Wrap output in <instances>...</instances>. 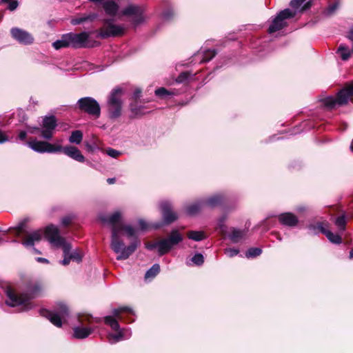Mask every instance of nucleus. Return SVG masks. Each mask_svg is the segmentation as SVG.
<instances>
[{
    "mask_svg": "<svg viewBox=\"0 0 353 353\" xmlns=\"http://www.w3.org/2000/svg\"><path fill=\"white\" fill-rule=\"evenodd\" d=\"M97 15L96 14H90L84 15L83 17H77L71 20V23L74 26L81 24L87 21H93L96 19Z\"/></svg>",
    "mask_w": 353,
    "mask_h": 353,
    "instance_id": "obj_32",
    "label": "nucleus"
},
{
    "mask_svg": "<svg viewBox=\"0 0 353 353\" xmlns=\"http://www.w3.org/2000/svg\"><path fill=\"white\" fill-rule=\"evenodd\" d=\"M146 249L149 250H153L154 249H157L158 254L159 256H163V254L161 251V240L154 243H145Z\"/></svg>",
    "mask_w": 353,
    "mask_h": 353,
    "instance_id": "obj_37",
    "label": "nucleus"
},
{
    "mask_svg": "<svg viewBox=\"0 0 353 353\" xmlns=\"http://www.w3.org/2000/svg\"><path fill=\"white\" fill-rule=\"evenodd\" d=\"M123 90L120 88H116L112 90L108 100V111L111 119H117L120 117L122 109L121 97Z\"/></svg>",
    "mask_w": 353,
    "mask_h": 353,
    "instance_id": "obj_6",
    "label": "nucleus"
},
{
    "mask_svg": "<svg viewBox=\"0 0 353 353\" xmlns=\"http://www.w3.org/2000/svg\"><path fill=\"white\" fill-rule=\"evenodd\" d=\"M339 7V3H334L332 5H330L325 10V14L326 15H331L336 10V9L338 8Z\"/></svg>",
    "mask_w": 353,
    "mask_h": 353,
    "instance_id": "obj_46",
    "label": "nucleus"
},
{
    "mask_svg": "<svg viewBox=\"0 0 353 353\" xmlns=\"http://www.w3.org/2000/svg\"><path fill=\"white\" fill-rule=\"evenodd\" d=\"M69 256L71 261H77V263H79L82 260V255L77 250L73 252H71L70 250L69 252Z\"/></svg>",
    "mask_w": 353,
    "mask_h": 353,
    "instance_id": "obj_40",
    "label": "nucleus"
},
{
    "mask_svg": "<svg viewBox=\"0 0 353 353\" xmlns=\"http://www.w3.org/2000/svg\"><path fill=\"white\" fill-rule=\"evenodd\" d=\"M262 252L261 249L259 248H251L245 253L247 258L256 257L259 256Z\"/></svg>",
    "mask_w": 353,
    "mask_h": 353,
    "instance_id": "obj_38",
    "label": "nucleus"
},
{
    "mask_svg": "<svg viewBox=\"0 0 353 353\" xmlns=\"http://www.w3.org/2000/svg\"><path fill=\"white\" fill-rule=\"evenodd\" d=\"M222 194H216L210 196L206 199H203L205 208H214L222 203L223 201Z\"/></svg>",
    "mask_w": 353,
    "mask_h": 353,
    "instance_id": "obj_23",
    "label": "nucleus"
},
{
    "mask_svg": "<svg viewBox=\"0 0 353 353\" xmlns=\"http://www.w3.org/2000/svg\"><path fill=\"white\" fill-rule=\"evenodd\" d=\"M88 1L90 2H93V3H103L104 0H88Z\"/></svg>",
    "mask_w": 353,
    "mask_h": 353,
    "instance_id": "obj_59",
    "label": "nucleus"
},
{
    "mask_svg": "<svg viewBox=\"0 0 353 353\" xmlns=\"http://www.w3.org/2000/svg\"><path fill=\"white\" fill-rule=\"evenodd\" d=\"M43 290V285L39 281L29 283L24 294H18L12 289L8 288L6 292L7 299L6 303L10 307L23 305V309L28 310L32 307L30 300L38 296Z\"/></svg>",
    "mask_w": 353,
    "mask_h": 353,
    "instance_id": "obj_3",
    "label": "nucleus"
},
{
    "mask_svg": "<svg viewBox=\"0 0 353 353\" xmlns=\"http://www.w3.org/2000/svg\"><path fill=\"white\" fill-rule=\"evenodd\" d=\"M121 232H123V231L125 232V233L128 237H134V238L133 241H134L135 240L139 241L137 238V230H136L132 225L122 224L121 225Z\"/></svg>",
    "mask_w": 353,
    "mask_h": 353,
    "instance_id": "obj_30",
    "label": "nucleus"
},
{
    "mask_svg": "<svg viewBox=\"0 0 353 353\" xmlns=\"http://www.w3.org/2000/svg\"><path fill=\"white\" fill-rule=\"evenodd\" d=\"M125 28L123 26L116 25L112 19L103 20V26L99 29L97 37L106 39L111 37H119L123 34Z\"/></svg>",
    "mask_w": 353,
    "mask_h": 353,
    "instance_id": "obj_9",
    "label": "nucleus"
},
{
    "mask_svg": "<svg viewBox=\"0 0 353 353\" xmlns=\"http://www.w3.org/2000/svg\"><path fill=\"white\" fill-rule=\"evenodd\" d=\"M141 91L139 89L136 90L134 92V97H136V98L139 97V94H141Z\"/></svg>",
    "mask_w": 353,
    "mask_h": 353,
    "instance_id": "obj_57",
    "label": "nucleus"
},
{
    "mask_svg": "<svg viewBox=\"0 0 353 353\" xmlns=\"http://www.w3.org/2000/svg\"><path fill=\"white\" fill-rule=\"evenodd\" d=\"M183 240V236L177 230H172L170 235L161 240V251L164 254L169 252L172 248Z\"/></svg>",
    "mask_w": 353,
    "mask_h": 353,
    "instance_id": "obj_14",
    "label": "nucleus"
},
{
    "mask_svg": "<svg viewBox=\"0 0 353 353\" xmlns=\"http://www.w3.org/2000/svg\"><path fill=\"white\" fill-rule=\"evenodd\" d=\"M24 223H20L17 227L16 228V232L17 234L19 235L21 232H22L23 228H24Z\"/></svg>",
    "mask_w": 353,
    "mask_h": 353,
    "instance_id": "obj_53",
    "label": "nucleus"
},
{
    "mask_svg": "<svg viewBox=\"0 0 353 353\" xmlns=\"http://www.w3.org/2000/svg\"><path fill=\"white\" fill-rule=\"evenodd\" d=\"M37 261L41 263H48V260L45 258L38 257Z\"/></svg>",
    "mask_w": 353,
    "mask_h": 353,
    "instance_id": "obj_55",
    "label": "nucleus"
},
{
    "mask_svg": "<svg viewBox=\"0 0 353 353\" xmlns=\"http://www.w3.org/2000/svg\"><path fill=\"white\" fill-rule=\"evenodd\" d=\"M12 37L19 43L29 45L33 43L34 38L28 32L19 28L10 30Z\"/></svg>",
    "mask_w": 353,
    "mask_h": 353,
    "instance_id": "obj_19",
    "label": "nucleus"
},
{
    "mask_svg": "<svg viewBox=\"0 0 353 353\" xmlns=\"http://www.w3.org/2000/svg\"><path fill=\"white\" fill-rule=\"evenodd\" d=\"M43 236L41 230H37L28 234L26 238L23 241V245L26 247H30L34 245L35 242H39Z\"/></svg>",
    "mask_w": 353,
    "mask_h": 353,
    "instance_id": "obj_22",
    "label": "nucleus"
},
{
    "mask_svg": "<svg viewBox=\"0 0 353 353\" xmlns=\"http://www.w3.org/2000/svg\"><path fill=\"white\" fill-rule=\"evenodd\" d=\"M102 222L111 225V242L110 248L114 253L117 254V260H125L130 257L132 253L140 245V241L135 240L128 246H125L124 242L121 239L122 223L120 222L121 213L119 211L114 212L109 216H101L100 217Z\"/></svg>",
    "mask_w": 353,
    "mask_h": 353,
    "instance_id": "obj_1",
    "label": "nucleus"
},
{
    "mask_svg": "<svg viewBox=\"0 0 353 353\" xmlns=\"http://www.w3.org/2000/svg\"><path fill=\"white\" fill-rule=\"evenodd\" d=\"M278 219L281 224L289 227H294L299 222L298 218L291 212L280 214Z\"/></svg>",
    "mask_w": 353,
    "mask_h": 353,
    "instance_id": "obj_21",
    "label": "nucleus"
},
{
    "mask_svg": "<svg viewBox=\"0 0 353 353\" xmlns=\"http://www.w3.org/2000/svg\"><path fill=\"white\" fill-rule=\"evenodd\" d=\"M100 318H94L89 314H82L78 316L79 324L72 328V337L77 339H83L88 337L94 330L90 326L92 323L101 322Z\"/></svg>",
    "mask_w": 353,
    "mask_h": 353,
    "instance_id": "obj_5",
    "label": "nucleus"
},
{
    "mask_svg": "<svg viewBox=\"0 0 353 353\" xmlns=\"http://www.w3.org/2000/svg\"><path fill=\"white\" fill-rule=\"evenodd\" d=\"M305 1L306 0H292L290 5L294 9L292 11L296 12V14L300 7Z\"/></svg>",
    "mask_w": 353,
    "mask_h": 353,
    "instance_id": "obj_44",
    "label": "nucleus"
},
{
    "mask_svg": "<svg viewBox=\"0 0 353 353\" xmlns=\"http://www.w3.org/2000/svg\"><path fill=\"white\" fill-rule=\"evenodd\" d=\"M298 210H299V211H300V212H302V211H304V210H305V208H304L301 207V208H298Z\"/></svg>",
    "mask_w": 353,
    "mask_h": 353,
    "instance_id": "obj_63",
    "label": "nucleus"
},
{
    "mask_svg": "<svg viewBox=\"0 0 353 353\" xmlns=\"http://www.w3.org/2000/svg\"><path fill=\"white\" fill-rule=\"evenodd\" d=\"M216 54V52L215 50H201L196 54V56H201L202 59L200 61V63H205L210 61Z\"/></svg>",
    "mask_w": 353,
    "mask_h": 353,
    "instance_id": "obj_28",
    "label": "nucleus"
},
{
    "mask_svg": "<svg viewBox=\"0 0 353 353\" xmlns=\"http://www.w3.org/2000/svg\"><path fill=\"white\" fill-rule=\"evenodd\" d=\"M61 152L64 153L68 157L78 162L83 163L85 161L84 156L81 154V151L74 146L68 145L62 147L61 145Z\"/></svg>",
    "mask_w": 353,
    "mask_h": 353,
    "instance_id": "obj_20",
    "label": "nucleus"
},
{
    "mask_svg": "<svg viewBox=\"0 0 353 353\" xmlns=\"http://www.w3.org/2000/svg\"><path fill=\"white\" fill-rule=\"evenodd\" d=\"M173 15H174V11L171 8L164 11L162 14L163 18L166 20L170 19Z\"/></svg>",
    "mask_w": 353,
    "mask_h": 353,
    "instance_id": "obj_49",
    "label": "nucleus"
},
{
    "mask_svg": "<svg viewBox=\"0 0 353 353\" xmlns=\"http://www.w3.org/2000/svg\"><path fill=\"white\" fill-rule=\"evenodd\" d=\"M138 225L139 227V229L142 231L145 230L148 228V223L143 219H139L138 221Z\"/></svg>",
    "mask_w": 353,
    "mask_h": 353,
    "instance_id": "obj_51",
    "label": "nucleus"
},
{
    "mask_svg": "<svg viewBox=\"0 0 353 353\" xmlns=\"http://www.w3.org/2000/svg\"><path fill=\"white\" fill-rule=\"evenodd\" d=\"M103 8L108 15L112 17L116 15L119 10V6L116 3L115 0H104Z\"/></svg>",
    "mask_w": 353,
    "mask_h": 353,
    "instance_id": "obj_26",
    "label": "nucleus"
},
{
    "mask_svg": "<svg viewBox=\"0 0 353 353\" xmlns=\"http://www.w3.org/2000/svg\"><path fill=\"white\" fill-rule=\"evenodd\" d=\"M27 145L34 152L39 153H57L61 152L60 144H52L44 141L33 139L29 141Z\"/></svg>",
    "mask_w": 353,
    "mask_h": 353,
    "instance_id": "obj_11",
    "label": "nucleus"
},
{
    "mask_svg": "<svg viewBox=\"0 0 353 353\" xmlns=\"http://www.w3.org/2000/svg\"><path fill=\"white\" fill-rule=\"evenodd\" d=\"M190 76V73L189 72H181L177 77L176 81L177 83H183L185 81L189 78Z\"/></svg>",
    "mask_w": 353,
    "mask_h": 353,
    "instance_id": "obj_45",
    "label": "nucleus"
},
{
    "mask_svg": "<svg viewBox=\"0 0 353 353\" xmlns=\"http://www.w3.org/2000/svg\"><path fill=\"white\" fill-rule=\"evenodd\" d=\"M337 53L341 56L343 61H347L351 57V51L343 44H341L337 50Z\"/></svg>",
    "mask_w": 353,
    "mask_h": 353,
    "instance_id": "obj_33",
    "label": "nucleus"
},
{
    "mask_svg": "<svg viewBox=\"0 0 353 353\" xmlns=\"http://www.w3.org/2000/svg\"><path fill=\"white\" fill-rule=\"evenodd\" d=\"M107 182L109 184H113L115 182V179L114 178H109V179H107Z\"/></svg>",
    "mask_w": 353,
    "mask_h": 353,
    "instance_id": "obj_56",
    "label": "nucleus"
},
{
    "mask_svg": "<svg viewBox=\"0 0 353 353\" xmlns=\"http://www.w3.org/2000/svg\"><path fill=\"white\" fill-rule=\"evenodd\" d=\"M239 251L235 248H227L225 250V254L229 257H233L239 254Z\"/></svg>",
    "mask_w": 353,
    "mask_h": 353,
    "instance_id": "obj_47",
    "label": "nucleus"
},
{
    "mask_svg": "<svg viewBox=\"0 0 353 353\" xmlns=\"http://www.w3.org/2000/svg\"><path fill=\"white\" fill-rule=\"evenodd\" d=\"M336 225L339 228L340 230L344 231L345 229L346 220L344 215L340 216L336 218L335 221Z\"/></svg>",
    "mask_w": 353,
    "mask_h": 353,
    "instance_id": "obj_39",
    "label": "nucleus"
},
{
    "mask_svg": "<svg viewBox=\"0 0 353 353\" xmlns=\"http://www.w3.org/2000/svg\"><path fill=\"white\" fill-rule=\"evenodd\" d=\"M73 219V215H68L61 219V223L64 226H68L71 223Z\"/></svg>",
    "mask_w": 353,
    "mask_h": 353,
    "instance_id": "obj_48",
    "label": "nucleus"
},
{
    "mask_svg": "<svg viewBox=\"0 0 353 353\" xmlns=\"http://www.w3.org/2000/svg\"><path fill=\"white\" fill-rule=\"evenodd\" d=\"M124 314L128 316L134 315V312L128 307H121L112 310V315L104 317V322L109 325L116 333H110L108 335V342L113 344L119 341L128 339L131 335V331L128 329H121L118 323V320L123 319Z\"/></svg>",
    "mask_w": 353,
    "mask_h": 353,
    "instance_id": "obj_2",
    "label": "nucleus"
},
{
    "mask_svg": "<svg viewBox=\"0 0 353 353\" xmlns=\"http://www.w3.org/2000/svg\"><path fill=\"white\" fill-rule=\"evenodd\" d=\"M77 105L79 108L90 115L99 117L101 108L99 103L92 97H83L78 100Z\"/></svg>",
    "mask_w": 353,
    "mask_h": 353,
    "instance_id": "obj_12",
    "label": "nucleus"
},
{
    "mask_svg": "<svg viewBox=\"0 0 353 353\" xmlns=\"http://www.w3.org/2000/svg\"><path fill=\"white\" fill-rule=\"evenodd\" d=\"M27 136V133L26 131H21L19 134V139L21 141H23L26 139Z\"/></svg>",
    "mask_w": 353,
    "mask_h": 353,
    "instance_id": "obj_54",
    "label": "nucleus"
},
{
    "mask_svg": "<svg viewBox=\"0 0 353 353\" xmlns=\"http://www.w3.org/2000/svg\"><path fill=\"white\" fill-rule=\"evenodd\" d=\"M52 46L56 49L59 50L62 48L70 47V41L68 36V33L63 34L60 39L57 40L52 43Z\"/></svg>",
    "mask_w": 353,
    "mask_h": 353,
    "instance_id": "obj_29",
    "label": "nucleus"
},
{
    "mask_svg": "<svg viewBox=\"0 0 353 353\" xmlns=\"http://www.w3.org/2000/svg\"><path fill=\"white\" fill-rule=\"evenodd\" d=\"M191 261L196 265H201L204 262L203 256L200 253H197L194 254V256L192 257Z\"/></svg>",
    "mask_w": 353,
    "mask_h": 353,
    "instance_id": "obj_42",
    "label": "nucleus"
},
{
    "mask_svg": "<svg viewBox=\"0 0 353 353\" xmlns=\"http://www.w3.org/2000/svg\"><path fill=\"white\" fill-rule=\"evenodd\" d=\"M43 234L52 245L62 248L64 258L61 261V264L68 265L71 261L69 252L72 246L63 237L60 236L58 228L54 225H50L46 227Z\"/></svg>",
    "mask_w": 353,
    "mask_h": 353,
    "instance_id": "obj_4",
    "label": "nucleus"
},
{
    "mask_svg": "<svg viewBox=\"0 0 353 353\" xmlns=\"http://www.w3.org/2000/svg\"><path fill=\"white\" fill-rule=\"evenodd\" d=\"M86 146H87V148H88V150H93L92 147L90 145L88 144Z\"/></svg>",
    "mask_w": 353,
    "mask_h": 353,
    "instance_id": "obj_62",
    "label": "nucleus"
},
{
    "mask_svg": "<svg viewBox=\"0 0 353 353\" xmlns=\"http://www.w3.org/2000/svg\"><path fill=\"white\" fill-rule=\"evenodd\" d=\"M122 14L130 18L134 25H139L145 20L143 10L137 6L130 5L122 10Z\"/></svg>",
    "mask_w": 353,
    "mask_h": 353,
    "instance_id": "obj_16",
    "label": "nucleus"
},
{
    "mask_svg": "<svg viewBox=\"0 0 353 353\" xmlns=\"http://www.w3.org/2000/svg\"><path fill=\"white\" fill-rule=\"evenodd\" d=\"M70 46L74 48H90L93 47L89 39L90 34L87 32L80 33H68Z\"/></svg>",
    "mask_w": 353,
    "mask_h": 353,
    "instance_id": "obj_13",
    "label": "nucleus"
},
{
    "mask_svg": "<svg viewBox=\"0 0 353 353\" xmlns=\"http://www.w3.org/2000/svg\"><path fill=\"white\" fill-rule=\"evenodd\" d=\"M187 236L190 239L195 241H200L206 239V236L203 231L190 230L188 232Z\"/></svg>",
    "mask_w": 353,
    "mask_h": 353,
    "instance_id": "obj_31",
    "label": "nucleus"
},
{
    "mask_svg": "<svg viewBox=\"0 0 353 353\" xmlns=\"http://www.w3.org/2000/svg\"><path fill=\"white\" fill-rule=\"evenodd\" d=\"M348 37L351 41H353V28L350 30Z\"/></svg>",
    "mask_w": 353,
    "mask_h": 353,
    "instance_id": "obj_58",
    "label": "nucleus"
},
{
    "mask_svg": "<svg viewBox=\"0 0 353 353\" xmlns=\"http://www.w3.org/2000/svg\"><path fill=\"white\" fill-rule=\"evenodd\" d=\"M353 97V82L340 90L336 98L328 97L323 100V104L328 108H333L336 104L344 105L350 97Z\"/></svg>",
    "mask_w": 353,
    "mask_h": 353,
    "instance_id": "obj_8",
    "label": "nucleus"
},
{
    "mask_svg": "<svg viewBox=\"0 0 353 353\" xmlns=\"http://www.w3.org/2000/svg\"><path fill=\"white\" fill-rule=\"evenodd\" d=\"M122 14L130 18L134 25H139L145 20L143 10L137 6L130 5L122 10Z\"/></svg>",
    "mask_w": 353,
    "mask_h": 353,
    "instance_id": "obj_15",
    "label": "nucleus"
},
{
    "mask_svg": "<svg viewBox=\"0 0 353 353\" xmlns=\"http://www.w3.org/2000/svg\"><path fill=\"white\" fill-rule=\"evenodd\" d=\"M350 258L353 259V248L350 252Z\"/></svg>",
    "mask_w": 353,
    "mask_h": 353,
    "instance_id": "obj_61",
    "label": "nucleus"
},
{
    "mask_svg": "<svg viewBox=\"0 0 353 353\" xmlns=\"http://www.w3.org/2000/svg\"><path fill=\"white\" fill-rule=\"evenodd\" d=\"M246 234V230H239L235 228H232L228 237L232 242L236 243L244 239Z\"/></svg>",
    "mask_w": 353,
    "mask_h": 353,
    "instance_id": "obj_25",
    "label": "nucleus"
},
{
    "mask_svg": "<svg viewBox=\"0 0 353 353\" xmlns=\"http://www.w3.org/2000/svg\"><path fill=\"white\" fill-rule=\"evenodd\" d=\"M155 94L161 98H166L167 97H170L173 95H176L178 93L175 90H168L165 88H160L155 90Z\"/></svg>",
    "mask_w": 353,
    "mask_h": 353,
    "instance_id": "obj_35",
    "label": "nucleus"
},
{
    "mask_svg": "<svg viewBox=\"0 0 353 353\" xmlns=\"http://www.w3.org/2000/svg\"><path fill=\"white\" fill-rule=\"evenodd\" d=\"M57 126V121L54 116L46 117L43 121V128H35L34 130L41 133V137L45 139H50Z\"/></svg>",
    "mask_w": 353,
    "mask_h": 353,
    "instance_id": "obj_17",
    "label": "nucleus"
},
{
    "mask_svg": "<svg viewBox=\"0 0 353 353\" xmlns=\"http://www.w3.org/2000/svg\"><path fill=\"white\" fill-rule=\"evenodd\" d=\"M350 149H351L352 152H353V139H352V141L350 145Z\"/></svg>",
    "mask_w": 353,
    "mask_h": 353,
    "instance_id": "obj_64",
    "label": "nucleus"
},
{
    "mask_svg": "<svg viewBox=\"0 0 353 353\" xmlns=\"http://www.w3.org/2000/svg\"><path fill=\"white\" fill-rule=\"evenodd\" d=\"M160 272V265L157 263L154 264L145 273V279H153Z\"/></svg>",
    "mask_w": 353,
    "mask_h": 353,
    "instance_id": "obj_36",
    "label": "nucleus"
},
{
    "mask_svg": "<svg viewBox=\"0 0 353 353\" xmlns=\"http://www.w3.org/2000/svg\"><path fill=\"white\" fill-rule=\"evenodd\" d=\"M227 219V216L225 215L221 216L217 221V228L223 233L225 232V222Z\"/></svg>",
    "mask_w": 353,
    "mask_h": 353,
    "instance_id": "obj_41",
    "label": "nucleus"
},
{
    "mask_svg": "<svg viewBox=\"0 0 353 353\" xmlns=\"http://www.w3.org/2000/svg\"><path fill=\"white\" fill-rule=\"evenodd\" d=\"M105 153L112 158H117L121 154V152L113 149L112 148H108L105 150Z\"/></svg>",
    "mask_w": 353,
    "mask_h": 353,
    "instance_id": "obj_43",
    "label": "nucleus"
},
{
    "mask_svg": "<svg viewBox=\"0 0 353 353\" xmlns=\"http://www.w3.org/2000/svg\"><path fill=\"white\" fill-rule=\"evenodd\" d=\"M42 315L48 319L53 325L60 327L69 316V310L65 304L60 303L53 311H42Z\"/></svg>",
    "mask_w": 353,
    "mask_h": 353,
    "instance_id": "obj_7",
    "label": "nucleus"
},
{
    "mask_svg": "<svg viewBox=\"0 0 353 353\" xmlns=\"http://www.w3.org/2000/svg\"><path fill=\"white\" fill-rule=\"evenodd\" d=\"M83 140V133L80 130H74L72 132L69 137V141L71 143L80 144Z\"/></svg>",
    "mask_w": 353,
    "mask_h": 353,
    "instance_id": "obj_34",
    "label": "nucleus"
},
{
    "mask_svg": "<svg viewBox=\"0 0 353 353\" xmlns=\"http://www.w3.org/2000/svg\"><path fill=\"white\" fill-rule=\"evenodd\" d=\"M295 15L296 12H293L289 8L281 11L273 19L272 24L270 26L268 29L269 33L275 32L287 26L286 20L293 18Z\"/></svg>",
    "mask_w": 353,
    "mask_h": 353,
    "instance_id": "obj_10",
    "label": "nucleus"
},
{
    "mask_svg": "<svg viewBox=\"0 0 353 353\" xmlns=\"http://www.w3.org/2000/svg\"><path fill=\"white\" fill-rule=\"evenodd\" d=\"M318 228L323 234H324L326 236V237L330 242L336 244H339L341 243V236L339 235L338 234H334L331 231L324 228L323 223H319Z\"/></svg>",
    "mask_w": 353,
    "mask_h": 353,
    "instance_id": "obj_24",
    "label": "nucleus"
},
{
    "mask_svg": "<svg viewBox=\"0 0 353 353\" xmlns=\"http://www.w3.org/2000/svg\"><path fill=\"white\" fill-rule=\"evenodd\" d=\"M8 141V137L2 131H0V143H5Z\"/></svg>",
    "mask_w": 353,
    "mask_h": 353,
    "instance_id": "obj_52",
    "label": "nucleus"
},
{
    "mask_svg": "<svg viewBox=\"0 0 353 353\" xmlns=\"http://www.w3.org/2000/svg\"><path fill=\"white\" fill-rule=\"evenodd\" d=\"M309 8V6H307V4H305V6H303L300 9V10H299V11H301V12H302V11H303V10H306V9H307V8Z\"/></svg>",
    "mask_w": 353,
    "mask_h": 353,
    "instance_id": "obj_60",
    "label": "nucleus"
},
{
    "mask_svg": "<svg viewBox=\"0 0 353 353\" xmlns=\"http://www.w3.org/2000/svg\"><path fill=\"white\" fill-rule=\"evenodd\" d=\"M160 208L165 224H170L178 219L179 216L176 212L172 210V205L169 201H161L160 203Z\"/></svg>",
    "mask_w": 353,
    "mask_h": 353,
    "instance_id": "obj_18",
    "label": "nucleus"
},
{
    "mask_svg": "<svg viewBox=\"0 0 353 353\" xmlns=\"http://www.w3.org/2000/svg\"><path fill=\"white\" fill-rule=\"evenodd\" d=\"M9 4H8V8L10 10V11H13L14 10L19 6V3L17 0H14V1H10L8 2Z\"/></svg>",
    "mask_w": 353,
    "mask_h": 353,
    "instance_id": "obj_50",
    "label": "nucleus"
},
{
    "mask_svg": "<svg viewBox=\"0 0 353 353\" xmlns=\"http://www.w3.org/2000/svg\"><path fill=\"white\" fill-rule=\"evenodd\" d=\"M205 208L203 201L200 200L194 202L185 207V212L190 216H194L198 214L203 208Z\"/></svg>",
    "mask_w": 353,
    "mask_h": 353,
    "instance_id": "obj_27",
    "label": "nucleus"
}]
</instances>
